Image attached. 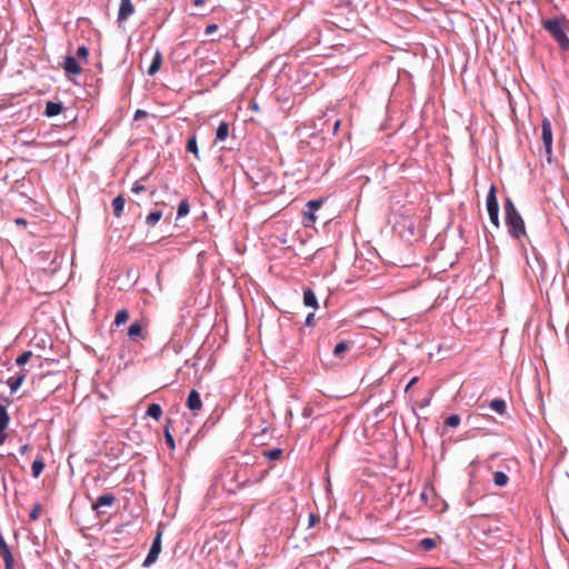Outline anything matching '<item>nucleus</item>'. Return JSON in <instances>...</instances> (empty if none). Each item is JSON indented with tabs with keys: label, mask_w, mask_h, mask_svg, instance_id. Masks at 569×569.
<instances>
[{
	"label": "nucleus",
	"mask_w": 569,
	"mask_h": 569,
	"mask_svg": "<svg viewBox=\"0 0 569 569\" xmlns=\"http://www.w3.org/2000/svg\"><path fill=\"white\" fill-rule=\"evenodd\" d=\"M542 27L562 50H569V38L567 36L569 31V20L565 16L543 20Z\"/></svg>",
	"instance_id": "nucleus-1"
},
{
	"label": "nucleus",
	"mask_w": 569,
	"mask_h": 569,
	"mask_svg": "<svg viewBox=\"0 0 569 569\" xmlns=\"http://www.w3.org/2000/svg\"><path fill=\"white\" fill-rule=\"evenodd\" d=\"M505 214L506 224L508 227L510 236L518 240L521 239L522 237H527L525 222L511 199H507L505 201Z\"/></svg>",
	"instance_id": "nucleus-2"
},
{
	"label": "nucleus",
	"mask_w": 569,
	"mask_h": 569,
	"mask_svg": "<svg viewBox=\"0 0 569 569\" xmlns=\"http://www.w3.org/2000/svg\"><path fill=\"white\" fill-rule=\"evenodd\" d=\"M161 536L162 532L158 531L152 541L148 556L143 561V567H149L157 561L159 553L161 552Z\"/></svg>",
	"instance_id": "nucleus-3"
},
{
	"label": "nucleus",
	"mask_w": 569,
	"mask_h": 569,
	"mask_svg": "<svg viewBox=\"0 0 569 569\" xmlns=\"http://www.w3.org/2000/svg\"><path fill=\"white\" fill-rule=\"evenodd\" d=\"M541 139L546 149V153L550 156L552 151V128L551 122L547 118H543L541 122Z\"/></svg>",
	"instance_id": "nucleus-4"
},
{
	"label": "nucleus",
	"mask_w": 569,
	"mask_h": 569,
	"mask_svg": "<svg viewBox=\"0 0 569 569\" xmlns=\"http://www.w3.org/2000/svg\"><path fill=\"white\" fill-rule=\"evenodd\" d=\"M148 326L140 321H134L128 328V337L132 341L144 340L147 338Z\"/></svg>",
	"instance_id": "nucleus-5"
},
{
	"label": "nucleus",
	"mask_w": 569,
	"mask_h": 569,
	"mask_svg": "<svg viewBox=\"0 0 569 569\" xmlns=\"http://www.w3.org/2000/svg\"><path fill=\"white\" fill-rule=\"evenodd\" d=\"M134 6L131 0H121L118 11V22L126 21L130 16L134 13Z\"/></svg>",
	"instance_id": "nucleus-6"
},
{
	"label": "nucleus",
	"mask_w": 569,
	"mask_h": 569,
	"mask_svg": "<svg viewBox=\"0 0 569 569\" xmlns=\"http://www.w3.org/2000/svg\"><path fill=\"white\" fill-rule=\"evenodd\" d=\"M187 407L194 413L202 409V401L197 390L192 389L187 399Z\"/></svg>",
	"instance_id": "nucleus-7"
},
{
	"label": "nucleus",
	"mask_w": 569,
	"mask_h": 569,
	"mask_svg": "<svg viewBox=\"0 0 569 569\" xmlns=\"http://www.w3.org/2000/svg\"><path fill=\"white\" fill-rule=\"evenodd\" d=\"M63 69L67 74H80L82 72V68L74 57L68 56L64 58Z\"/></svg>",
	"instance_id": "nucleus-8"
},
{
	"label": "nucleus",
	"mask_w": 569,
	"mask_h": 569,
	"mask_svg": "<svg viewBox=\"0 0 569 569\" xmlns=\"http://www.w3.org/2000/svg\"><path fill=\"white\" fill-rule=\"evenodd\" d=\"M27 376V370L21 369L17 375L10 377L7 381L11 392H16L22 385L24 378Z\"/></svg>",
	"instance_id": "nucleus-9"
},
{
	"label": "nucleus",
	"mask_w": 569,
	"mask_h": 569,
	"mask_svg": "<svg viewBox=\"0 0 569 569\" xmlns=\"http://www.w3.org/2000/svg\"><path fill=\"white\" fill-rule=\"evenodd\" d=\"M116 497L111 493L102 495L97 498V500L92 503V508L94 510L100 507H110L114 503Z\"/></svg>",
	"instance_id": "nucleus-10"
},
{
	"label": "nucleus",
	"mask_w": 569,
	"mask_h": 569,
	"mask_svg": "<svg viewBox=\"0 0 569 569\" xmlns=\"http://www.w3.org/2000/svg\"><path fill=\"white\" fill-rule=\"evenodd\" d=\"M487 210L488 212L499 210V204L496 196V187L491 186L487 194Z\"/></svg>",
	"instance_id": "nucleus-11"
},
{
	"label": "nucleus",
	"mask_w": 569,
	"mask_h": 569,
	"mask_svg": "<svg viewBox=\"0 0 569 569\" xmlns=\"http://www.w3.org/2000/svg\"><path fill=\"white\" fill-rule=\"evenodd\" d=\"M161 64H162V54L160 51H157L153 56V59L148 68V74L149 76H153L156 74L160 68H161Z\"/></svg>",
	"instance_id": "nucleus-12"
},
{
	"label": "nucleus",
	"mask_w": 569,
	"mask_h": 569,
	"mask_svg": "<svg viewBox=\"0 0 569 569\" xmlns=\"http://www.w3.org/2000/svg\"><path fill=\"white\" fill-rule=\"evenodd\" d=\"M124 204H126V199L121 194L117 196L112 200V210H113L114 217L120 218L122 216Z\"/></svg>",
	"instance_id": "nucleus-13"
},
{
	"label": "nucleus",
	"mask_w": 569,
	"mask_h": 569,
	"mask_svg": "<svg viewBox=\"0 0 569 569\" xmlns=\"http://www.w3.org/2000/svg\"><path fill=\"white\" fill-rule=\"evenodd\" d=\"M63 106L60 102H47L44 114L47 117H54L61 113Z\"/></svg>",
	"instance_id": "nucleus-14"
},
{
	"label": "nucleus",
	"mask_w": 569,
	"mask_h": 569,
	"mask_svg": "<svg viewBox=\"0 0 569 569\" xmlns=\"http://www.w3.org/2000/svg\"><path fill=\"white\" fill-rule=\"evenodd\" d=\"M303 303L305 306L311 307L313 309L318 308V300L315 292L310 288L303 291Z\"/></svg>",
	"instance_id": "nucleus-15"
},
{
	"label": "nucleus",
	"mask_w": 569,
	"mask_h": 569,
	"mask_svg": "<svg viewBox=\"0 0 569 569\" xmlns=\"http://www.w3.org/2000/svg\"><path fill=\"white\" fill-rule=\"evenodd\" d=\"M10 422V416L8 413L7 407L4 405H0V431H6Z\"/></svg>",
	"instance_id": "nucleus-16"
},
{
	"label": "nucleus",
	"mask_w": 569,
	"mask_h": 569,
	"mask_svg": "<svg viewBox=\"0 0 569 569\" xmlns=\"http://www.w3.org/2000/svg\"><path fill=\"white\" fill-rule=\"evenodd\" d=\"M44 469V462H43V459L42 457H39L37 458L33 462H32V466H31V470H32V476L33 478H39L40 475L42 473Z\"/></svg>",
	"instance_id": "nucleus-17"
},
{
	"label": "nucleus",
	"mask_w": 569,
	"mask_h": 569,
	"mask_svg": "<svg viewBox=\"0 0 569 569\" xmlns=\"http://www.w3.org/2000/svg\"><path fill=\"white\" fill-rule=\"evenodd\" d=\"M229 134V126L227 122L222 121L218 128H217V132H216V140L217 141H223L226 140V138L228 137Z\"/></svg>",
	"instance_id": "nucleus-18"
},
{
	"label": "nucleus",
	"mask_w": 569,
	"mask_h": 569,
	"mask_svg": "<svg viewBox=\"0 0 569 569\" xmlns=\"http://www.w3.org/2000/svg\"><path fill=\"white\" fill-rule=\"evenodd\" d=\"M147 415L156 420H159L162 416V408L158 403H151L148 407Z\"/></svg>",
	"instance_id": "nucleus-19"
},
{
	"label": "nucleus",
	"mask_w": 569,
	"mask_h": 569,
	"mask_svg": "<svg viewBox=\"0 0 569 569\" xmlns=\"http://www.w3.org/2000/svg\"><path fill=\"white\" fill-rule=\"evenodd\" d=\"M489 406L495 412L499 415H502L506 411V402L502 399H493Z\"/></svg>",
	"instance_id": "nucleus-20"
},
{
	"label": "nucleus",
	"mask_w": 569,
	"mask_h": 569,
	"mask_svg": "<svg viewBox=\"0 0 569 569\" xmlns=\"http://www.w3.org/2000/svg\"><path fill=\"white\" fill-rule=\"evenodd\" d=\"M186 149L188 152H191L194 154V157L197 159H199V149H198V144H197V139H196V136H192L188 141H187V146H186Z\"/></svg>",
	"instance_id": "nucleus-21"
},
{
	"label": "nucleus",
	"mask_w": 569,
	"mask_h": 569,
	"mask_svg": "<svg viewBox=\"0 0 569 569\" xmlns=\"http://www.w3.org/2000/svg\"><path fill=\"white\" fill-rule=\"evenodd\" d=\"M508 476L502 471H497L493 473V482L498 487H503L508 483Z\"/></svg>",
	"instance_id": "nucleus-22"
},
{
	"label": "nucleus",
	"mask_w": 569,
	"mask_h": 569,
	"mask_svg": "<svg viewBox=\"0 0 569 569\" xmlns=\"http://www.w3.org/2000/svg\"><path fill=\"white\" fill-rule=\"evenodd\" d=\"M419 547L423 551H430V550H432L433 548L437 547V541L435 539H432V538H423L422 540H420Z\"/></svg>",
	"instance_id": "nucleus-23"
},
{
	"label": "nucleus",
	"mask_w": 569,
	"mask_h": 569,
	"mask_svg": "<svg viewBox=\"0 0 569 569\" xmlns=\"http://www.w3.org/2000/svg\"><path fill=\"white\" fill-rule=\"evenodd\" d=\"M0 556L2 559H9L12 557L9 546L4 541L3 537L0 535Z\"/></svg>",
	"instance_id": "nucleus-24"
},
{
	"label": "nucleus",
	"mask_w": 569,
	"mask_h": 569,
	"mask_svg": "<svg viewBox=\"0 0 569 569\" xmlns=\"http://www.w3.org/2000/svg\"><path fill=\"white\" fill-rule=\"evenodd\" d=\"M162 217V212L160 210H157V211H152L150 212L147 218H146V222L149 224V226H156L158 223V221L161 219Z\"/></svg>",
	"instance_id": "nucleus-25"
},
{
	"label": "nucleus",
	"mask_w": 569,
	"mask_h": 569,
	"mask_svg": "<svg viewBox=\"0 0 569 569\" xmlns=\"http://www.w3.org/2000/svg\"><path fill=\"white\" fill-rule=\"evenodd\" d=\"M129 319V312L126 309H121L116 313L114 323L117 326L123 325Z\"/></svg>",
	"instance_id": "nucleus-26"
},
{
	"label": "nucleus",
	"mask_w": 569,
	"mask_h": 569,
	"mask_svg": "<svg viewBox=\"0 0 569 569\" xmlns=\"http://www.w3.org/2000/svg\"><path fill=\"white\" fill-rule=\"evenodd\" d=\"M42 511H43V508H42L41 503H39V502L34 503L30 511V515H29L30 520L37 521L40 518Z\"/></svg>",
	"instance_id": "nucleus-27"
},
{
	"label": "nucleus",
	"mask_w": 569,
	"mask_h": 569,
	"mask_svg": "<svg viewBox=\"0 0 569 569\" xmlns=\"http://www.w3.org/2000/svg\"><path fill=\"white\" fill-rule=\"evenodd\" d=\"M349 347H350V342L341 341L336 345V347L333 349V355L336 357H341L343 355V352H346L349 349Z\"/></svg>",
	"instance_id": "nucleus-28"
},
{
	"label": "nucleus",
	"mask_w": 569,
	"mask_h": 569,
	"mask_svg": "<svg viewBox=\"0 0 569 569\" xmlns=\"http://www.w3.org/2000/svg\"><path fill=\"white\" fill-rule=\"evenodd\" d=\"M189 210H190L189 202L187 200L180 201V203L178 206V212H177L178 218L187 216L189 213Z\"/></svg>",
	"instance_id": "nucleus-29"
},
{
	"label": "nucleus",
	"mask_w": 569,
	"mask_h": 569,
	"mask_svg": "<svg viewBox=\"0 0 569 569\" xmlns=\"http://www.w3.org/2000/svg\"><path fill=\"white\" fill-rule=\"evenodd\" d=\"M459 423H460V417H459V415H456V413H455V415L449 416V417L446 419V421H445V425H446V426H448V427H450V428H456V427H458V426H459Z\"/></svg>",
	"instance_id": "nucleus-30"
},
{
	"label": "nucleus",
	"mask_w": 569,
	"mask_h": 569,
	"mask_svg": "<svg viewBox=\"0 0 569 569\" xmlns=\"http://www.w3.org/2000/svg\"><path fill=\"white\" fill-rule=\"evenodd\" d=\"M32 357V352L31 351H24L22 352L16 360V363L18 366H23L26 365Z\"/></svg>",
	"instance_id": "nucleus-31"
},
{
	"label": "nucleus",
	"mask_w": 569,
	"mask_h": 569,
	"mask_svg": "<svg viewBox=\"0 0 569 569\" xmlns=\"http://www.w3.org/2000/svg\"><path fill=\"white\" fill-rule=\"evenodd\" d=\"M77 58H79L80 60L87 62L88 61V57H89V50L86 46H80L77 50Z\"/></svg>",
	"instance_id": "nucleus-32"
},
{
	"label": "nucleus",
	"mask_w": 569,
	"mask_h": 569,
	"mask_svg": "<svg viewBox=\"0 0 569 569\" xmlns=\"http://www.w3.org/2000/svg\"><path fill=\"white\" fill-rule=\"evenodd\" d=\"M322 203H323L322 199H316V200H310L307 203V206L310 211L316 212L317 210H319L321 208Z\"/></svg>",
	"instance_id": "nucleus-33"
},
{
	"label": "nucleus",
	"mask_w": 569,
	"mask_h": 569,
	"mask_svg": "<svg viewBox=\"0 0 569 569\" xmlns=\"http://www.w3.org/2000/svg\"><path fill=\"white\" fill-rule=\"evenodd\" d=\"M164 439L166 443L168 445L169 449L173 450L176 448L174 440L172 435L170 433L169 429H164Z\"/></svg>",
	"instance_id": "nucleus-34"
},
{
	"label": "nucleus",
	"mask_w": 569,
	"mask_h": 569,
	"mask_svg": "<svg viewBox=\"0 0 569 569\" xmlns=\"http://www.w3.org/2000/svg\"><path fill=\"white\" fill-rule=\"evenodd\" d=\"M488 213H489V218H490L491 223L493 226L498 227L499 226V210H493V211H490Z\"/></svg>",
	"instance_id": "nucleus-35"
},
{
	"label": "nucleus",
	"mask_w": 569,
	"mask_h": 569,
	"mask_svg": "<svg viewBox=\"0 0 569 569\" xmlns=\"http://www.w3.org/2000/svg\"><path fill=\"white\" fill-rule=\"evenodd\" d=\"M305 218H306V220H308V222L306 223V226H309L310 223H315V222H316V220H317L315 212H313V211H310V210L306 213V217H305Z\"/></svg>",
	"instance_id": "nucleus-36"
},
{
	"label": "nucleus",
	"mask_w": 569,
	"mask_h": 569,
	"mask_svg": "<svg viewBox=\"0 0 569 569\" xmlns=\"http://www.w3.org/2000/svg\"><path fill=\"white\" fill-rule=\"evenodd\" d=\"M280 456H281L280 449H274V450L267 452V457L270 459H278Z\"/></svg>",
	"instance_id": "nucleus-37"
},
{
	"label": "nucleus",
	"mask_w": 569,
	"mask_h": 569,
	"mask_svg": "<svg viewBox=\"0 0 569 569\" xmlns=\"http://www.w3.org/2000/svg\"><path fill=\"white\" fill-rule=\"evenodd\" d=\"M144 190V186L139 183V182H136L132 188H131V191L136 194L142 192Z\"/></svg>",
	"instance_id": "nucleus-38"
},
{
	"label": "nucleus",
	"mask_w": 569,
	"mask_h": 569,
	"mask_svg": "<svg viewBox=\"0 0 569 569\" xmlns=\"http://www.w3.org/2000/svg\"><path fill=\"white\" fill-rule=\"evenodd\" d=\"M3 561H4V568L6 569H14L13 556L9 557V559H3Z\"/></svg>",
	"instance_id": "nucleus-39"
},
{
	"label": "nucleus",
	"mask_w": 569,
	"mask_h": 569,
	"mask_svg": "<svg viewBox=\"0 0 569 569\" xmlns=\"http://www.w3.org/2000/svg\"><path fill=\"white\" fill-rule=\"evenodd\" d=\"M148 116V113L144 111V110H141V109H138L136 112H134V120H140V119H143Z\"/></svg>",
	"instance_id": "nucleus-40"
},
{
	"label": "nucleus",
	"mask_w": 569,
	"mask_h": 569,
	"mask_svg": "<svg viewBox=\"0 0 569 569\" xmlns=\"http://www.w3.org/2000/svg\"><path fill=\"white\" fill-rule=\"evenodd\" d=\"M306 325L312 327L315 325V313H309L306 318Z\"/></svg>",
	"instance_id": "nucleus-41"
},
{
	"label": "nucleus",
	"mask_w": 569,
	"mask_h": 569,
	"mask_svg": "<svg viewBox=\"0 0 569 569\" xmlns=\"http://www.w3.org/2000/svg\"><path fill=\"white\" fill-rule=\"evenodd\" d=\"M217 29H218L217 24H209V26H207L204 32L207 36H209V34L213 33L214 31H217Z\"/></svg>",
	"instance_id": "nucleus-42"
},
{
	"label": "nucleus",
	"mask_w": 569,
	"mask_h": 569,
	"mask_svg": "<svg viewBox=\"0 0 569 569\" xmlns=\"http://www.w3.org/2000/svg\"><path fill=\"white\" fill-rule=\"evenodd\" d=\"M418 381V377H413L405 388V391H408L416 382Z\"/></svg>",
	"instance_id": "nucleus-43"
},
{
	"label": "nucleus",
	"mask_w": 569,
	"mask_h": 569,
	"mask_svg": "<svg viewBox=\"0 0 569 569\" xmlns=\"http://www.w3.org/2000/svg\"><path fill=\"white\" fill-rule=\"evenodd\" d=\"M7 438L8 436L6 431H0V446H2L6 442Z\"/></svg>",
	"instance_id": "nucleus-44"
},
{
	"label": "nucleus",
	"mask_w": 569,
	"mask_h": 569,
	"mask_svg": "<svg viewBox=\"0 0 569 569\" xmlns=\"http://www.w3.org/2000/svg\"><path fill=\"white\" fill-rule=\"evenodd\" d=\"M30 449H31L30 445H23V446L20 448V453H21V455H26Z\"/></svg>",
	"instance_id": "nucleus-45"
},
{
	"label": "nucleus",
	"mask_w": 569,
	"mask_h": 569,
	"mask_svg": "<svg viewBox=\"0 0 569 569\" xmlns=\"http://www.w3.org/2000/svg\"><path fill=\"white\" fill-rule=\"evenodd\" d=\"M318 521V517H316L315 515H310V518H309V525L310 527L315 526V523Z\"/></svg>",
	"instance_id": "nucleus-46"
},
{
	"label": "nucleus",
	"mask_w": 569,
	"mask_h": 569,
	"mask_svg": "<svg viewBox=\"0 0 569 569\" xmlns=\"http://www.w3.org/2000/svg\"><path fill=\"white\" fill-rule=\"evenodd\" d=\"M340 123H341V121H340V120H337V121L335 122V126H333V132H337V131H338V129H339V127H340Z\"/></svg>",
	"instance_id": "nucleus-47"
},
{
	"label": "nucleus",
	"mask_w": 569,
	"mask_h": 569,
	"mask_svg": "<svg viewBox=\"0 0 569 569\" xmlns=\"http://www.w3.org/2000/svg\"><path fill=\"white\" fill-rule=\"evenodd\" d=\"M204 3V0H193V4L196 7L202 6Z\"/></svg>",
	"instance_id": "nucleus-48"
},
{
	"label": "nucleus",
	"mask_w": 569,
	"mask_h": 569,
	"mask_svg": "<svg viewBox=\"0 0 569 569\" xmlns=\"http://www.w3.org/2000/svg\"><path fill=\"white\" fill-rule=\"evenodd\" d=\"M17 222H18V223H22V222H24V221H23L22 219H18V220H17Z\"/></svg>",
	"instance_id": "nucleus-49"
}]
</instances>
